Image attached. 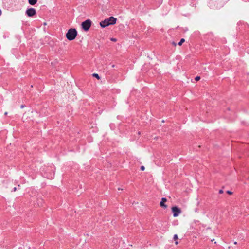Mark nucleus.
<instances>
[{
	"label": "nucleus",
	"mask_w": 249,
	"mask_h": 249,
	"mask_svg": "<svg viewBox=\"0 0 249 249\" xmlns=\"http://www.w3.org/2000/svg\"><path fill=\"white\" fill-rule=\"evenodd\" d=\"M93 76L94 77H96L98 80H99L100 79V77L97 73L93 74Z\"/></svg>",
	"instance_id": "obj_10"
},
{
	"label": "nucleus",
	"mask_w": 249,
	"mask_h": 249,
	"mask_svg": "<svg viewBox=\"0 0 249 249\" xmlns=\"http://www.w3.org/2000/svg\"><path fill=\"white\" fill-rule=\"evenodd\" d=\"M175 244H176V245H177V244H178V241H176V242H175Z\"/></svg>",
	"instance_id": "obj_20"
},
{
	"label": "nucleus",
	"mask_w": 249,
	"mask_h": 249,
	"mask_svg": "<svg viewBox=\"0 0 249 249\" xmlns=\"http://www.w3.org/2000/svg\"><path fill=\"white\" fill-rule=\"evenodd\" d=\"M26 14L29 17H33L36 14V10L33 8H30L26 11Z\"/></svg>",
	"instance_id": "obj_4"
},
{
	"label": "nucleus",
	"mask_w": 249,
	"mask_h": 249,
	"mask_svg": "<svg viewBox=\"0 0 249 249\" xmlns=\"http://www.w3.org/2000/svg\"><path fill=\"white\" fill-rule=\"evenodd\" d=\"M173 239H174L175 240H178V237L177 234H175V235H174Z\"/></svg>",
	"instance_id": "obj_11"
},
{
	"label": "nucleus",
	"mask_w": 249,
	"mask_h": 249,
	"mask_svg": "<svg viewBox=\"0 0 249 249\" xmlns=\"http://www.w3.org/2000/svg\"><path fill=\"white\" fill-rule=\"evenodd\" d=\"M109 23H110V25H114L116 23L117 21V18L111 16L110 17L108 18H107Z\"/></svg>",
	"instance_id": "obj_7"
},
{
	"label": "nucleus",
	"mask_w": 249,
	"mask_h": 249,
	"mask_svg": "<svg viewBox=\"0 0 249 249\" xmlns=\"http://www.w3.org/2000/svg\"><path fill=\"white\" fill-rule=\"evenodd\" d=\"M200 79V76H196V78H195V80H196V81H198V80H199Z\"/></svg>",
	"instance_id": "obj_13"
},
{
	"label": "nucleus",
	"mask_w": 249,
	"mask_h": 249,
	"mask_svg": "<svg viewBox=\"0 0 249 249\" xmlns=\"http://www.w3.org/2000/svg\"><path fill=\"white\" fill-rule=\"evenodd\" d=\"M4 114H5V115H7V112H5V113H4Z\"/></svg>",
	"instance_id": "obj_23"
},
{
	"label": "nucleus",
	"mask_w": 249,
	"mask_h": 249,
	"mask_svg": "<svg viewBox=\"0 0 249 249\" xmlns=\"http://www.w3.org/2000/svg\"><path fill=\"white\" fill-rule=\"evenodd\" d=\"M167 201V199L165 197H163L161 199V201L160 202V206L166 209L167 207V206L165 204V202Z\"/></svg>",
	"instance_id": "obj_6"
},
{
	"label": "nucleus",
	"mask_w": 249,
	"mask_h": 249,
	"mask_svg": "<svg viewBox=\"0 0 249 249\" xmlns=\"http://www.w3.org/2000/svg\"><path fill=\"white\" fill-rule=\"evenodd\" d=\"M144 169H145V167L143 166H142L141 167V170L143 171L144 170Z\"/></svg>",
	"instance_id": "obj_15"
},
{
	"label": "nucleus",
	"mask_w": 249,
	"mask_h": 249,
	"mask_svg": "<svg viewBox=\"0 0 249 249\" xmlns=\"http://www.w3.org/2000/svg\"><path fill=\"white\" fill-rule=\"evenodd\" d=\"M16 190H17V188H16V187H14V188H13V191H14V192H15V191H16Z\"/></svg>",
	"instance_id": "obj_18"
},
{
	"label": "nucleus",
	"mask_w": 249,
	"mask_h": 249,
	"mask_svg": "<svg viewBox=\"0 0 249 249\" xmlns=\"http://www.w3.org/2000/svg\"><path fill=\"white\" fill-rule=\"evenodd\" d=\"M172 43L175 46H176L177 45V44L174 41H173Z\"/></svg>",
	"instance_id": "obj_17"
},
{
	"label": "nucleus",
	"mask_w": 249,
	"mask_h": 249,
	"mask_svg": "<svg viewBox=\"0 0 249 249\" xmlns=\"http://www.w3.org/2000/svg\"><path fill=\"white\" fill-rule=\"evenodd\" d=\"M37 0H28V2L30 4L34 5L36 3Z\"/></svg>",
	"instance_id": "obj_8"
},
{
	"label": "nucleus",
	"mask_w": 249,
	"mask_h": 249,
	"mask_svg": "<svg viewBox=\"0 0 249 249\" xmlns=\"http://www.w3.org/2000/svg\"><path fill=\"white\" fill-rule=\"evenodd\" d=\"M24 107V105H21V108H22Z\"/></svg>",
	"instance_id": "obj_19"
},
{
	"label": "nucleus",
	"mask_w": 249,
	"mask_h": 249,
	"mask_svg": "<svg viewBox=\"0 0 249 249\" xmlns=\"http://www.w3.org/2000/svg\"><path fill=\"white\" fill-rule=\"evenodd\" d=\"M226 193H227L228 194H229V195H232V194H233V192H231V191H229V190L227 191H226Z\"/></svg>",
	"instance_id": "obj_12"
},
{
	"label": "nucleus",
	"mask_w": 249,
	"mask_h": 249,
	"mask_svg": "<svg viewBox=\"0 0 249 249\" xmlns=\"http://www.w3.org/2000/svg\"><path fill=\"white\" fill-rule=\"evenodd\" d=\"M223 193V191L222 190H219V194H222Z\"/></svg>",
	"instance_id": "obj_16"
},
{
	"label": "nucleus",
	"mask_w": 249,
	"mask_h": 249,
	"mask_svg": "<svg viewBox=\"0 0 249 249\" xmlns=\"http://www.w3.org/2000/svg\"><path fill=\"white\" fill-rule=\"evenodd\" d=\"M92 22L90 19H87L81 24L82 28L85 31H88L91 26Z\"/></svg>",
	"instance_id": "obj_2"
},
{
	"label": "nucleus",
	"mask_w": 249,
	"mask_h": 249,
	"mask_svg": "<svg viewBox=\"0 0 249 249\" xmlns=\"http://www.w3.org/2000/svg\"><path fill=\"white\" fill-rule=\"evenodd\" d=\"M118 190H122V189H121V188H118Z\"/></svg>",
	"instance_id": "obj_22"
},
{
	"label": "nucleus",
	"mask_w": 249,
	"mask_h": 249,
	"mask_svg": "<svg viewBox=\"0 0 249 249\" xmlns=\"http://www.w3.org/2000/svg\"><path fill=\"white\" fill-rule=\"evenodd\" d=\"M185 42V39L184 38L181 39L180 41L178 43V45L181 46L183 42Z\"/></svg>",
	"instance_id": "obj_9"
},
{
	"label": "nucleus",
	"mask_w": 249,
	"mask_h": 249,
	"mask_svg": "<svg viewBox=\"0 0 249 249\" xmlns=\"http://www.w3.org/2000/svg\"><path fill=\"white\" fill-rule=\"evenodd\" d=\"M77 35V32L74 28L70 29L66 33V38L70 41L74 40Z\"/></svg>",
	"instance_id": "obj_1"
},
{
	"label": "nucleus",
	"mask_w": 249,
	"mask_h": 249,
	"mask_svg": "<svg viewBox=\"0 0 249 249\" xmlns=\"http://www.w3.org/2000/svg\"><path fill=\"white\" fill-rule=\"evenodd\" d=\"M110 40L113 42H116L117 41V39L115 38H110Z\"/></svg>",
	"instance_id": "obj_14"
},
{
	"label": "nucleus",
	"mask_w": 249,
	"mask_h": 249,
	"mask_svg": "<svg viewBox=\"0 0 249 249\" xmlns=\"http://www.w3.org/2000/svg\"><path fill=\"white\" fill-rule=\"evenodd\" d=\"M172 211L173 213V216L177 217L181 213L180 209L177 206H174L172 208Z\"/></svg>",
	"instance_id": "obj_3"
},
{
	"label": "nucleus",
	"mask_w": 249,
	"mask_h": 249,
	"mask_svg": "<svg viewBox=\"0 0 249 249\" xmlns=\"http://www.w3.org/2000/svg\"><path fill=\"white\" fill-rule=\"evenodd\" d=\"M237 242H236V241L234 242V244H237Z\"/></svg>",
	"instance_id": "obj_21"
},
{
	"label": "nucleus",
	"mask_w": 249,
	"mask_h": 249,
	"mask_svg": "<svg viewBox=\"0 0 249 249\" xmlns=\"http://www.w3.org/2000/svg\"><path fill=\"white\" fill-rule=\"evenodd\" d=\"M100 25L102 28H105L106 27H107V26L110 25V23H109L107 18V19H105L104 20L100 22Z\"/></svg>",
	"instance_id": "obj_5"
}]
</instances>
